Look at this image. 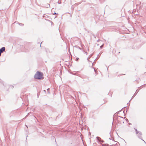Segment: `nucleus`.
<instances>
[{
  "label": "nucleus",
  "instance_id": "1",
  "mask_svg": "<svg viewBox=\"0 0 146 146\" xmlns=\"http://www.w3.org/2000/svg\"><path fill=\"white\" fill-rule=\"evenodd\" d=\"M43 74L39 72H37L35 75V78L38 79L42 78Z\"/></svg>",
  "mask_w": 146,
  "mask_h": 146
},
{
  "label": "nucleus",
  "instance_id": "2",
  "mask_svg": "<svg viewBox=\"0 0 146 146\" xmlns=\"http://www.w3.org/2000/svg\"><path fill=\"white\" fill-rule=\"evenodd\" d=\"M136 131V133L137 135V136L139 138H141V137L142 133L141 132L137 131V129H135Z\"/></svg>",
  "mask_w": 146,
  "mask_h": 146
},
{
  "label": "nucleus",
  "instance_id": "3",
  "mask_svg": "<svg viewBox=\"0 0 146 146\" xmlns=\"http://www.w3.org/2000/svg\"><path fill=\"white\" fill-rule=\"evenodd\" d=\"M5 47H2L0 49V52L2 53L5 50Z\"/></svg>",
  "mask_w": 146,
  "mask_h": 146
},
{
  "label": "nucleus",
  "instance_id": "4",
  "mask_svg": "<svg viewBox=\"0 0 146 146\" xmlns=\"http://www.w3.org/2000/svg\"><path fill=\"white\" fill-rule=\"evenodd\" d=\"M19 24L20 26H24V24L21 23H19Z\"/></svg>",
  "mask_w": 146,
  "mask_h": 146
},
{
  "label": "nucleus",
  "instance_id": "5",
  "mask_svg": "<svg viewBox=\"0 0 146 146\" xmlns=\"http://www.w3.org/2000/svg\"><path fill=\"white\" fill-rule=\"evenodd\" d=\"M103 45H104V44H102L101 46H100V48H102V47L103 46Z\"/></svg>",
  "mask_w": 146,
  "mask_h": 146
},
{
  "label": "nucleus",
  "instance_id": "6",
  "mask_svg": "<svg viewBox=\"0 0 146 146\" xmlns=\"http://www.w3.org/2000/svg\"><path fill=\"white\" fill-rule=\"evenodd\" d=\"M136 95V94H135L134 95H133V97L132 98V99L134 97V96H135Z\"/></svg>",
  "mask_w": 146,
  "mask_h": 146
},
{
  "label": "nucleus",
  "instance_id": "7",
  "mask_svg": "<svg viewBox=\"0 0 146 146\" xmlns=\"http://www.w3.org/2000/svg\"><path fill=\"white\" fill-rule=\"evenodd\" d=\"M80 3H76L75 4V5H78V4H80Z\"/></svg>",
  "mask_w": 146,
  "mask_h": 146
},
{
  "label": "nucleus",
  "instance_id": "8",
  "mask_svg": "<svg viewBox=\"0 0 146 146\" xmlns=\"http://www.w3.org/2000/svg\"><path fill=\"white\" fill-rule=\"evenodd\" d=\"M79 59V58H76V61H78V60Z\"/></svg>",
  "mask_w": 146,
  "mask_h": 146
},
{
  "label": "nucleus",
  "instance_id": "9",
  "mask_svg": "<svg viewBox=\"0 0 146 146\" xmlns=\"http://www.w3.org/2000/svg\"><path fill=\"white\" fill-rule=\"evenodd\" d=\"M96 138H97V139H99L100 138L99 137H97Z\"/></svg>",
  "mask_w": 146,
  "mask_h": 146
},
{
  "label": "nucleus",
  "instance_id": "10",
  "mask_svg": "<svg viewBox=\"0 0 146 146\" xmlns=\"http://www.w3.org/2000/svg\"><path fill=\"white\" fill-rule=\"evenodd\" d=\"M1 53L0 52V56H1Z\"/></svg>",
  "mask_w": 146,
  "mask_h": 146
},
{
  "label": "nucleus",
  "instance_id": "11",
  "mask_svg": "<svg viewBox=\"0 0 146 146\" xmlns=\"http://www.w3.org/2000/svg\"><path fill=\"white\" fill-rule=\"evenodd\" d=\"M56 14V13H54V15H55Z\"/></svg>",
  "mask_w": 146,
  "mask_h": 146
},
{
  "label": "nucleus",
  "instance_id": "12",
  "mask_svg": "<svg viewBox=\"0 0 146 146\" xmlns=\"http://www.w3.org/2000/svg\"><path fill=\"white\" fill-rule=\"evenodd\" d=\"M143 140V141L144 142H145H145L143 140Z\"/></svg>",
  "mask_w": 146,
  "mask_h": 146
},
{
  "label": "nucleus",
  "instance_id": "13",
  "mask_svg": "<svg viewBox=\"0 0 146 146\" xmlns=\"http://www.w3.org/2000/svg\"><path fill=\"white\" fill-rule=\"evenodd\" d=\"M101 142H104V141H103V140H102V141Z\"/></svg>",
  "mask_w": 146,
  "mask_h": 146
},
{
  "label": "nucleus",
  "instance_id": "14",
  "mask_svg": "<svg viewBox=\"0 0 146 146\" xmlns=\"http://www.w3.org/2000/svg\"><path fill=\"white\" fill-rule=\"evenodd\" d=\"M79 49H80V50H81V48H79Z\"/></svg>",
  "mask_w": 146,
  "mask_h": 146
},
{
  "label": "nucleus",
  "instance_id": "15",
  "mask_svg": "<svg viewBox=\"0 0 146 146\" xmlns=\"http://www.w3.org/2000/svg\"><path fill=\"white\" fill-rule=\"evenodd\" d=\"M42 43V42L41 43L40 45Z\"/></svg>",
  "mask_w": 146,
  "mask_h": 146
},
{
  "label": "nucleus",
  "instance_id": "16",
  "mask_svg": "<svg viewBox=\"0 0 146 146\" xmlns=\"http://www.w3.org/2000/svg\"><path fill=\"white\" fill-rule=\"evenodd\" d=\"M49 90V89H48L47 90Z\"/></svg>",
  "mask_w": 146,
  "mask_h": 146
},
{
  "label": "nucleus",
  "instance_id": "17",
  "mask_svg": "<svg viewBox=\"0 0 146 146\" xmlns=\"http://www.w3.org/2000/svg\"><path fill=\"white\" fill-rule=\"evenodd\" d=\"M77 46H75V47H77Z\"/></svg>",
  "mask_w": 146,
  "mask_h": 146
},
{
  "label": "nucleus",
  "instance_id": "18",
  "mask_svg": "<svg viewBox=\"0 0 146 146\" xmlns=\"http://www.w3.org/2000/svg\"><path fill=\"white\" fill-rule=\"evenodd\" d=\"M94 71H95V70L94 69Z\"/></svg>",
  "mask_w": 146,
  "mask_h": 146
}]
</instances>
